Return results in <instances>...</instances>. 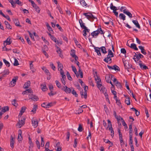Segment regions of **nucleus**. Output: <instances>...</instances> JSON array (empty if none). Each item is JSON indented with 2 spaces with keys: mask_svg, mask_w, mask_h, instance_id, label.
Returning <instances> with one entry per match:
<instances>
[{
  "mask_svg": "<svg viewBox=\"0 0 151 151\" xmlns=\"http://www.w3.org/2000/svg\"><path fill=\"white\" fill-rule=\"evenodd\" d=\"M95 80L96 81L97 86H102V82L100 77L97 75V72H95L94 74Z\"/></svg>",
  "mask_w": 151,
  "mask_h": 151,
  "instance_id": "f257e3e1",
  "label": "nucleus"
},
{
  "mask_svg": "<svg viewBox=\"0 0 151 151\" xmlns=\"http://www.w3.org/2000/svg\"><path fill=\"white\" fill-rule=\"evenodd\" d=\"M83 15L85 16L87 19L91 21H93L95 19H97V18L94 17L91 13H85L83 14Z\"/></svg>",
  "mask_w": 151,
  "mask_h": 151,
  "instance_id": "f03ea898",
  "label": "nucleus"
},
{
  "mask_svg": "<svg viewBox=\"0 0 151 151\" xmlns=\"http://www.w3.org/2000/svg\"><path fill=\"white\" fill-rule=\"evenodd\" d=\"M19 121L17 124L18 125L19 127L20 128L24 124L25 119L23 117L21 118V119L19 117Z\"/></svg>",
  "mask_w": 151,
  "mask_h": 151,
  "instance_id": "7ed1b4c3",
  "label": "nucleus"
},
{
  "mask_svg": "<svg viewBox=\"0 0 151 151\" xmlns=\"http://www.w3.org/2000/svg\"><path fill=\"white\" fill-rule=\"evenodd\" d=\"M63 88H62V90L64 91L67 94L70 93L72 92L71 89L69 88L68 87L66 86H63Z\"/></svg>",
  "mask_w": 151,
  "mask_h": 151,
  "instance_id": "20e7f679",
  "label": "nucleus"
},
{
  "mask_svg": "<svg viewBox=\"0 0 151 151\" xmlns=\"http://www.w3.org/2000/svg\"><path fill=\"white\" fill-rule=\"evenodd\" d=\"M29 99H31L34 101H37L39 100V98L35 95H30L29 96Z\"/></svg>",
  "mask_w": 151,
  "mask_h": 151,
  "instance_id": "39448f33",
  "label": "nucleus"
},
{
  "mask_svg": "<svg viewBox=\"0 0 151 151\" xmlns=\"http://www.w3.org/2000/svg\"><path fill=\"white\" fill-rule=\"evenodd\" d=\"M55 47L57 48V50L56 51L57 52L59 55V56L61 58L63 57V55L61 54L62 50L58 46L56 45H55Z\"/></svg>",
  "mask_w": 151,
  "mask_h": 151,
  "instance_id": "423d86ee",
  "label": "nucleus"
},
{
  "mask_svg": "<svg viewBox=\"0 0 151 151\" xmlns=\"http://www.w3.org/2000/svg\"><path fill=\"white\" fill-rule=\"evenodd\" d=\"M124 65L125 68L130 69L132 68V65L129 63L128 62H124Z\"/></svg>",
  "mask_w": 151,
  "mask_h": 151,
  "instance_id": "0eeeda50",
  "label": "nucleus"
},
{
  "mask_svg": "<svg viewBox=\"0 0 151 151\" xmlns=\"http://www.w3.org/2000/svg\"><path fill=\"white\" fill-rule=\"evenodd\" d=\"M12 42V41H11V38L10 37H9L4 42L3 44L4 45L6 44V45H9Z\"/></svg>",
  "mask_w": 151,
  "mask_h": 151,
  "instance_id": "6e6552de",
  "label": "nucleus"
},
{
  "mask_svg": "<svg viewBox=\"0 0 151 151\" xmlns=\"http://www.w3.org/2000/svg\"><path fill=\"white\" fill-rule=\"evenodd\" d=\"M18 76H15L12 79V81L11 82V85L12 86H14L16 84V83L17 82V80L18 79Z\"/></svg>",
  "mask_w": 151,
  "mask_h": 151,
  "instance_id": "1a4fd4ad",
  "label": "nucleus"
},
{
  "mask_svg": "<svg viewBox=\"0 0 151 151\" xmlns=\"http://www.w3.org/2000/svg\"><path fill=\"white\" fill-rule=\"evenodd\" d=\"M123 12L124 13L126 14L130 18H132V14L129 12L127 11L126 9H124V10H123Z\"/></svg>",
  "mask_w": 151,
  "mask_h": 151,
  "instance_id": "9d476101",
  "label": "nucleus"
},
{
  "mask_svg": "<svg viewBox=\"0 0 151 151\" xmlns=\"http://www.w3.org/2000/svg\"><path fill=\"white\" fill-rule=\"evenodd\" d=\"M13 21L17 26L21 27V26L20 24L19 21L17 19H13Z\"/></svg>",
  "mask_w": 151,
  "mask_h": 151,
  "instance_id": "9b49d317",
  "label": "nucleus"
},
{
  "mask_svg": "<svg viewBox=\"0 0 151 151\" xmlns=\"http://www.w3.org/2000/svg\"><path fill=\"white\" fill-rule=\"evenodd\" d=\"M29 139V144L30 146L29 147V150H30V148H32L33 147V144L32 142V140L30 137L28 138Z\"/></svg>",
  "mask_w": 151,
  "mask_h": 151,
  "instance_id": "f8f14e48",
  "label": "nucleus"
},
{
  "mask_svg": "<svg viewBox=\"0 0 151 151\" xmlns=\"http://www.w3.org/2000/svg\"><path fill=\"white\" fill-rule=\"evenodd\" d=\"M94 49L95 50V51L97 53L98 55L99 56L101 55V54L100 51V48L95 47Z\"/></svg>",
  "mask_w": 151,
  "mask_h": 151,
  "instance_id": "ddd939ff",
  "label": "nucleus"
},
{
  "mask_svg": "<svg viewBox=\"0 0 151 151\" xmlns=\"http://www.w3.org/2000/svg\"><path fill=\"white\" fill-rule=\"evenodd\" d=\"M132 22L139 29L140 28V26L137 20H133L132 21Z\"/></svg>",
  "mask_w": 151,
  "mask_h": 151,
  "instance_id": "4468645a",
  "label": "nucleus"
},
{
  "mask_svg": "<svg viewBox=\"0 0 151 151\" xmlns=\"http://www.w3.org/2000/svg\"><path fill=\"white\" fill-rule=\"evenodd\" d=\"M32 126L35 128L36 127L38 124V122L37 120H32Z\"/></svg>",
  "mask_w": 151,
  "mask_h": 151,
  "instance_id": "2eb2a0df",
  "label": "nucleus"
},
{
  "mask_svg": "<svg viewBox=\"0 0 151 151\" xmlns=\"http://www.w3.org/2000/svg\"><path fill=\"white\" fill-rule=\"evenodd\" d=\"M115 89L114 87H111V90L112 93L114 96V99H115V97H117L116 96V92L114 91V90Z\"/></svg>",
  "mask_w": 151,
  "mask_h": 151,
  "instance_id": "dca6fc26",
  "label": "nucleus"
},
{
  "mask_svg": "<svg viewBox=\"0 0 151 151\" xmlns=\"http://www.w3.org/2000/svg\"><path fill=\"white\" fill-rule=\"evenodd\" d=\"M9 73V70L8 69H6L4 70L2 74V77H5V76L8 75Z\"/></svg>",
  "mask_w": 151,
  "mask_h": 151,
  "instance_id": "f3484780",
  "label": "nucleus"
},
{
  "mask_svg": "<svg viewBox=\"0 0 151 151\" xmlns=\"http://www.w3.org/2000/svg\"><path fill=\"white\" fill-rule=\"evenodd\" d=\"M42 70L44 71L46 73L47 75L48 76L50 75V73L49 72V71L45 67H43L42 68Z\"/></svg>",
  "mask_w": 151,
  "mask_h": 151,
  "instance_id": "a211bd4d",
  "label": "nucleus"
},
{
  "mask_svg": "<svg viewBox=\"0 0 151 151\" xmlns=\"http://www.w3.org/2000/svg\"><path fill=\"white\" fill-rule=\"evenodd\" d=\"M107 18H108V20L107 21L105 19H104L103 20V21L104 22V23L108 25L110 23V20L111 19L109 17H106Z\"/></svg>",
  "mask_w": 151,
  "mask_h": 151,
  "instance_id": "6ab92c4d",
  "label": "nucleus"
},
{
  "mask_svg": "<svg viewBox=\"0 0 151 151\" xmlns=\"http://www.w3.org/2000/svg\"><path fill=\"white\" fill-rule=\"evenodd\" d=\"M125 103L127 104L128 105L130 104V98L129 97H126L125 100Z\"/></svg>",
  "mask_w": 151,
  "mask_h": 151,
  "instance_id": "aec40b11",
  "label": "nucleus"
},
{
  "mask_svg": "<svg viewBox=\"0 0 151 151\" xmlns=\"http://www.w3.org/2000/svg\"><path fill=\"white\" fill-rule=\"evenodd\" d=\"M130 47L131 48L134 49L135 50H138V49L136 45L134 43H132L131 44V46H130Z\"/></svg>",
  "mask_w": 151,
  "mask_h": 151,
  "instance_id": "412c9836",
  "label": "nucleus"
},
{
  "mask_svg": "<svg viewBox=\"0 0 151 151\" xmlns=\"http://www.w3.org/2000/svg\"><path fill=\"white\" fill-rule=\"evenodd\" d=\"M79 23H80L81 27L83 29L86 26H85V24L83 22L81 19H80L79 20Z\"/></svg>",
  "mask_w": 151,
  "mask_h": 151,
  "instance_id": "4be33fe9",
  "label": "nucleus"
},
{
  "mask_svg": "<svg viewBox=\"0 0 151 151\" xmlns=\"http://www.w3.org/2000/svg\"><path fill=\"white\" fill-rule=\"evenodd\" d=\"M119 18L121 19H122L123 21L126 19V16L123 14L121 13L119 14Z\"/></svg>",
  "mask_w": 151,
  "mask_h": 151,
  "instance_id": "5701e85b",
  "label": "nucleus"
},
{
  "mask_svg": "<svg viewBox=\"0 0 151 151\" xmlns=\"http://www.w3.org/2000/svg\"><path fill=\"white\" fill-rule=\"evenodd\" d=\"M30 81H27V83H25L24 86V88H27L30 86Z\"/></svg>",
  "mask_w": 151,
  "mask_h": 151,
  "instance_id": "b1692460",
  "label": "nucleus"
},
{
  "mask_svg": "<svg viewBox=\"0 0 151 151\" xmlns=\"http://www.w3.org/2000/svg\"><path fill=\"white\" fill-rule=\"evenodd\" d=\"M144 57L143 56L140 54V53L138 54L137 55V56H136V58H137V61H138L139 59L142 58Z\"/></svg>",
  "mask_w": 151,
  "mask_h": 151,
  "instance_id": "393cba45",
  "label": "nucleus"
},
{
  "mask_svg": "<svg viewBox=\"0 0 151 151\" xmlns=\"http://www.w3.org/2000/svg\"><path fill=\"white\" fill-rule=\"evenodd\" d=\"M97 87L100 91H102L103 93H104V92H105V88L104 87V86L102 85V86H97Z\"/></svg>",
  "mask_w": 151,
  "mask_h": 151,
  "instance_id": "a878e982",
  "label": "nucleus"
},
{
  "mask_svg": "<svg viewBox=\"0 0 151 151\" xmlns=\"http://www.w3.org/2000/svg\"><path fill=\"white\" fill-rule=\"evenodd\" d=\"M41 89L43 91H45L46 90H47L48 89V88L45 84H44V85L42 84L41 85Z\"/></svg>",
  "mask_w": 151,
  "mask_h": 151,
  "instance_id": "bb28decb",
  "label": "nucleus"
},
{
  "mask_svg": "<svg viewBox=\"0 0 151 151\" xmlns=\"http://www.w3.org/2000/svg\"><path fill=\"white\" fill-rule=\"evenodd\" d=\"M36 11L38 13H40V8L37 5H35L33 7Z\"/></svg>",
  "mask_w": 151,
  "mask_h": 151,
  "instance_id": "cd10ccee",
  "label": "nucleus"
},
{
  "mask_svg": "<svg viewBox=\"0 0 151 151\" xmlns=\"http://www.w3.org/2000/svg\"><path fill=\"white\" fill-rule=\"evenodd\" d=\"M58 69L59 70V69L60 68V70H62L63 68V66L62 65V64L60 63V62H58Z\"/></svg>",
  "mask_w": 151,
  "mask_h": 151,
  "instance_id": "c85d7f7f",
  "label": "nucleus"
},
{
  "mask_svg": "<svg viewBox=\"0 0 151 151\" xmlns=\"http://www.w3.org/2000/svg\"><path fill=\"white\" fill-rule=\"evenodd\" d=\"M19 131H20V133L18 134V139L19 141H21L22 139V137L21 135L22 132L21 130L20 129Z\"/></svg>",
  "mask_w": 151,
  "mask_h": 151,
  "instance_id": "c756f323",
  "label": "nucleus"
},
{
  "mask_svg": "<svg viewBox=\"0 0 151 151\" xmlns=\"http://www.w3.org/2000/svg\"><path fill=\"white\" fill-rule=\"evenodd\" d=\"M12 104L14 106L17 107L18 105L17 103V100L16 99H13L12 101Z\"/></svg>",
  "mask_w": 151,
  "mask_h": 151,
  "instance_id": "7c9ffc66",
  "label": "nucleus"
},
{
  "mask_svg": "<svg viewBox=\"0 0 151 151\" xmlns=\"http://www.w3.org/2000/svg\"><path fill=\"white\" fill-rule=\"evenodd\" d=\"M100 48L102 52L104 54H106L107 53V52L106 51V48L105 47L102 46Z\"/></svg>",
  "mask_w": 151,
  "mask_h": 151,
  "instance_id": "2f4dec72",
  "label": "nucleus"
},
{
  "mask_svg": "<svg viewBox=\"0 0 151 151\" xmlns=\"http://www.w3.org/2000/svg\"><path fill=\"white\" fill-rule=\"evenodd\" d=\"M109 130L111 131V135L113 137H114V131L112 127H109Z\"/></svg>",
  "mask_w": 151,
  "mask_h": 151,
  "instance_id": "473e14b6",
  "label": "nucleus"
},
{
  "mask_svg": "<svg viewBox=\"0 0 151 151\" xmlns=\"http://www.w3.org/2000/svg\"><path fill=\"white\" fill-rule=\"evenodd\" d=\"M104 61L109 64L111 63L112 62V59L111 58L108 59V60H106V59H104Z\"/></svg>",
  "mask_w": 151,
  "mask_h": 151,
  "instance_id": "72a5a7b5",
  "label": "nucleus"
},
{
  "mask_svg": "<svg viewBox=\"0 0 151 151\" xmlns=\"http://www.w3.org/2000/svg\"><path fill=\"white\" fill-rule=\"evenodd\" d=\"M112 69L114 70H117L120 71V68L116 65H114L113 66Z\"/></svg>",
  "mask_w": 151,
  "mask_h": 151,
  "instance_id": "f704fd0d",
  "label": "nucleus"
},
{
  "mask_svg": "<svg viewBox=\"0 0 151 151\" xmlns=\"http://www.w3.org/2000/svg\"><path fill=\"white\" fill-rule=\"evenodd\" d=\"M116 85L117 87L118 88H119L120 89L122 88V85H121L120 83L118 81H116Z\"/></svg>",
  "mask_w": 151,
  "mask_h": 151,
  "instance_id": "c9c22d12",
  "label": "nucleus"
},
{
  "mask_svg": "<svg viewBox=\"0 0 151 151\" xmlns=\"http://www.w3.org/2000/svg\"><path fill=\"white\" fill-rule=\"evenodd\" d=\"M139 65L141 68H143L145 70L148 69V67L146 66L145 65H143L141 63H139Z\"/></svg>",
  "mask_w": 151,
  "mask_h": 151,
  "instance_id": "e433bc0d",
  "label": "nucleus"
},
{
  "mask_svg": "<svg viewBox=\"0 0 151 151\" xmlns=\"http://www.w3.org/2000/svg\"><path fill=\"white\" fill-rule=\"evenodd\" d=\"M4 62L5 64L8 67H9L10 65V64L9 62L6 60L5 59H3Z\"/></svg>",
  "mask_w": 151,
  "mask_h": 151,
  "instance_id": "4c0bfd02",
  "label": "nucleus"
},
{
  "mask_svg": "<svg viewBox=\"0 0 151 151\" xmlns=\"http://www.w3.org/2000/svg\"><path fill=\"white\" fill-rule=\"evenodd\" d=\"M107 122H108V127H107L106 129H107L109 127H112V125L111 121L109 120H107Z\"/></svg>",
  "mask_w": 151,
  "mask_h": 151,
  "instance_id": "58836bf2",
  "label": "nucleus"
},
{
  "mask_svg": "<svg viewBox=\"0 0 151 151\" xmlns=\"http://www.w3.org/2000/svg\"><path fill=\"white\" fill-rule=\"evenodd\" d=\"M2 109H3V111L4 112H5L9 111V107L8 106H4Z\"/></svg>",
  "mask_w": 151,
  "mask_h": 151,
  "instance_id": "ea45409f",
  "label": "nucleus"
},
{
  "mask_svg": "<svg viewBox=\"0 0 151 151\" xmlns=\"http://www.w3.org/2000/svg\"><path fill=\"white\" fill-rule=\"evenodd\" d=\"M9 2L11 3L13 7L15 8L16 7V2H14L13 0H11Z\"/></svg>",
  "mask_w": 151,
  "mask_h": 151,
  "instance_id": "a19ab883",
  "label": "nucleus"
},
{
  "mask_svg": "<svg viewBox=\"0 0 151 151\" xmlns=\"http://www.w3.org/2000/svg\"><path fill=\"white\" fill-rule=\"evenodd\" d=\"M118 132L119 134V139H123L122 135L121 132V130L119 129H118Z\"/></svg>",
  "mask_w": 151,
  "mask_h": 151,
  "instance_id": "79ce46f5",
  "label": "nucleus"
},
{
  "mask_svg": "<svg viewBox=\"0 0 151 151\" xmlns=\"http://www.w3.org/2000/svg\"><path fill=\"white\" fill-rule=\"evenodd\" d=\"M80 3L83 6H86L87 4L85 2L84 0H80Z\"/></svg>",
  "mask_w": 151,
  "mask_h": 151,
  "instance_id": "37998d69",
  "label": "nucleus"
},
{
  "mask_svg": "<svg viewBox=\"0 0 151 151\" xmlns=\"http://www.w3.org/2000/svg\"><path fill=\"white\" fill-rule=\"evenodd\" d=\"M37 108V105H34L33 106V108L32 109V110L31 111L34 112V113H35L36 111V109Z\"/></svg>",
  "mask_w": 151,
  "mask_h": 151,
  "instance_id": "c03bdc74",
  "label": "nucleus"
},
{
  "mask_svg": "<svg viewBox=\"0 0 151 151\" xmlns=\"http://www.w3.org/2000/svg\"><path fill=\"white\" fill-rule=\"evenodd\" d=\"M83 110L81 108H80L78 110L76 111V114H79L83 112Z\"/></svg>",
  "mask_w": 151,
  "mask_h": 151,
  "instance_id": "a18cd8bd",
  "label": "nucleus"
},
{
  "mask_svg": "<svg viewBox=\"0 0 151 151\" xmlns=\"http://www.w3.org/2000/svg\"><path fill=\"white\" fill-rule=\"evenodd\" d=\"M71 53H70V55L72 57H73L76 55L75 54V50L73 49L71 50Z\"/></svg>",
  "mask_w": 151,
  "mask_h": 151,
  "instance_id": "49530a36",
  "label": "nucleus"
},
{
  "mask_svg": "<svg viewBox=\"0 0 151 151\" xmlns=\"http://www.w3.org/2000/svg\"><path fill=\"white\" fill-rule=\"evenodd\" d=\"M73 40L74 41L75 43H76V44L78 46H79V47L80 48V46L81 47V45L79 44L77 40L75 38H74Z\"/></svg>",
  "mask_w": 151,
  "mask_h": 151,
  "instance_id": "de8ad7c7",
  "label": "nucleus"
},
{
  "mask_svg": "<svg viewBox=\"0 0 151 151\" xmlns=\"http://www.w3.org/2000/svg\"><path fill=\"white\" fill-rule=\"evenodd\" d=\"M30 62V69L33 72H34L33 68V65L32 64V63L33 62L32 61H31Z\"/></svg>",
  "mask_w": 151,
  "mask_h": 151,
  "instance_id": "09e8293b",
  "label": "nucleus"
},
{
  "mask_svg": "<svg viewBox=\"0 0 151 151\" xmlns=\"http://www.w3.org/2000/svg\"><path fill=\"white\" fill-rule=\"evenodd\" d=\"M117 10V8H116L115 9H114L113 10V12L114 13V14L116 16V17H118V13L117 12H116V11Z\"/></svg>",
  "mask_w": 151,
  "mask_h": 151,
  "instance_id": "8fccbe9b",
  "label": "nucleus"
},
{
  "mask_svg": "<svg viewBox=\"0 0 151 151\" xmlns=\"http://www.w3.org/2000/svg\"><path fill=\"white\" fill-rule=\"evenodd\" d=\"M78 130L80 132H81L83 131V128L81 124H79V127L78 128Z\"/></svg>",
  "mask_w": 151,
  "mask_h": 151,
  "instance_id": "3c124183",
  "label": "nucleus"
},
{
  "mask_svg": "<svg viewBox=\"0 0 151 151\" xmlns=\"http://www.w3.org/2000/svg\"><path fill=\"white\" fill-rule=\"evenodd\" d=\"M108 54L109 55H111L112 57H114V54L112 52L111 50L110 49H109L108 50Z\"/></svg>",
  "mask_w": 151,
  "mask_h": 151,
  "instance_id": "603ef678",
  "label": "nucleus"
},
{
  "mask_svg": "<svg viewBox=\"0 0 151 151\" xmlns=\"http://www.w3.org/2000/svg\"><path fill=\"white\" fill-rule=\"evenodd\" d=\"M67 76L68 78V79L70 81H71L72 80V78L71 77L70 74L68 72H67Z\"/></svg>",
  "mask_w": 151,
  "mask_h": 151,
  "instance_id": "864d4df0",
  "label": "nucleus"
},
{
  "mask_svg": "<svg viewBox=\"0 0 151 151\" xmlns=\"http://www.w3.org/2000/svg\"><path fill=\"white\" fill-rule=\"evenodd\" d=\"M129 137V143L130 145H132L133 143V141L132 140V136H131Z\"/></svg>",
  "mask_w": 151,
  "mask_h": 151,
  "instance_id": "5fc2aeb1",
  "label": "nucleus"
},
{
  "mask_svg": "<svg viewBox=\"0 0 151 151\" xmlns=\"http://www.w3.org/2000/svg\"><path fill=\"white\" fill-rule=\"evenodd\" d=\"M72 93L76 97H77L78 96V95L76 91L73 89V90L72 91Z\"/></svg>",
  "mask_w": 151,
  "mask_h": 151,
  "instance_id": "6e6d98bb",
  "label": "nucleus"
},
{
  "mask_svg": "<svg viewBox=\"0 0 151 151\" xmlns=\"http://www.w3.org/2000/svg\"><path fill=\"white\" fill-rule=\"evenodd\" d=\"M13 65L15 66H17L19 65L18 61L16 58H14V62Z\"/></svg>",
  "mask_w": 151,
  "mask_h": 151,
  "instance_id": "4d7b16f0",
  "label": "nucleus"
},
{
  "mask_svg": "<svg viewBox=\"0 0 151 151\" xmlns=\"http://www.w3.org/2000/svg\"><path fill=\"white\" fill-rule=\"evenodd\" d=\"M78 141L76 138L74 139V143L73 145V147L74 148H76L77 147Z\"/></svg>",
  "mask_w": 151,
  "mask_h": 151,
  "instance_id": "13d9d810",
  "label": "nucleus"
},
{
  "mask_svg": "<svg viewBox=\"0 0 151 151\" xmlns=\"http://www.w3.org/2000/svg\"><path fill=\"white\" fill-rule=\"evenodd\" d=\"M55 82L57 87L58 88H60L61 87L60 83L57 80H56Z\"/></svg>",
  "mask_w": 151,
  "mask_h": 151,
  "instance_id": "bf43d9fd",
  "label": "nucleus"
},
{
  "mask_svg": "<svg viewBox=\"0 0 151 151\" xmlns=\"http://www.w3.org/2000/svg\"><path fill=\"white\" fill-rule=\"evenodd\" d=\"M15 2L16 4H18L20 6L22 5V2L19 1V0H17Z\"/></svg>",
  "mask_w": 151,
  "mask_h": 151,
  "instance_id": "052dcab7",
  "label": "nucleus"
},
{
  "mask_svg": "<svg viewBox=\"0 0 151 151\" xmlns=\"http://www.w3.org/2000/svg\"><path fill=\"white\" fill-rule=\"evenodd\" d=\"M47 108H49L51 106H52L53 105V104L52 102H50L48 103L46 105Z\"/></svg>",
  "mask_w": 151,
  "mask_h": 151,
  "instance_id": "680f3d73",
  "label": "nucleus"
},
{
  "mask_svg": "<svg viewBox=\"0 0 151 151\" xmlns=\"http://www.w3.org/2000/svg\"><path fill=\"white\" fill-rule=\"evenodd\" d=\"M41 147H43L44 145V139L43 137H41Z\"/></svg>",
  "mask_w": 151,
  "mask_h": 151,
  "instance_id": "e2e57ef3",
  "label": "nucleus"
},
{
  "mask_svg": "<svg viewBox=\"0 0 151 151\" xmlns=\"http://www.w3.org/2000/svg\"><path fill=\"white\" fill-rule=\"evenodd\" d=\"M105 79L106 81L108 83L111 81V78L110 76H109L107 77H106Z\"/></svg>",
  "mask_w": 151,
  "mask_h": 151,
  "instance_id": "0e129e2a",
  "label": "nucleus"
},
{
  "mask_svg": "<svg viewBox=\"0 0 151 151\" xmlns=\"http://www.w3.org/2000/svg\"><path fill=\"white\" fill-rule=\"evenodd\" d=\"M104 107L105 110V111L106 114L109 113V110L107 107L106 105H105L104 106Z\"/></svg>",
  "mask_w": 151,
  "mask_h": 151,
  "instance_id": "69168bd1",
  "label": "nucleus"
},
{
  "mask_svg": "<svg viewBox=\"0 0 151 151\" xmlns=\"http://www.w3.org/2000/svg\"><path fill=\"white\" fill-rule=\"evenodd\" d=\"M49 145H50V142H47L45 145V149H48V148H49Z\"/></svg>",
  "mask_w": 151,
  "mask_h": 151,
  "instance_id": "338daca9",
  "label": "nucleus"
},
{
  "mask_svg": "<svg viewBox=\"0 0 151 151\" xmlns=\"http://www.w3.org/2000/svg\"><path fill=\"white\" fill-rule=\"evenodd\" d=\"M56 25L60 31L61 32H63V29L58 24H56Z\"/></svg>",
  "mask_w": 151,
  "mask_h": 151,
  "instance_id": "774afa93",
  "label": "nucleus"
}]
</instances>
